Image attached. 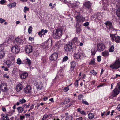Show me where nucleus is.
<instances>
[{
	"instance_id": "nucleus-31",
	"label": "nucleus",
	"mask_w": 120,
	"mask_h": 120,
	"mask_svg": "<svg viewBox=\"0 0 120 120\" xmlns=\"http://www.w3.org/2000/svg\"><path fill=\"white\" fill-rule=\"evenodd\" d=\"M96 52L97 50H96L94 48H92L91 50L92 55H95Z\"/></svg>"
},
{
	"instance_id": "nucleus-19",
	"label": "nucleus",
	"mask_w": 120,
	"mask_h": 120,
	"mask_svg": "<svg viewBox=\"0 0 120 120\" xmlns=\"http://www.w3.org/2000/svg\"><path fill=\"white\" fill-rule=\"evenodd\" d=\"M31 63V61L28 58H26L23 61L22 64H28L29 66H30Z\"/></svg>"
},
{
	"instance_id": "nucleus-45",
	"label": "nucleus",
	"mask_w": 120,
	"mask_h": 120,
	"mask_svg": "<svg viewBox=\"0 0 120 120\" xmlns=\"http://www.w3.org/2000/svg\"><path fill=\"white\" fill-rule=\"evenodd\" d=\"M90 72L94 75H96L97 74L96 72L94 70L90 71Z\"/></svg>"
},
{
	"instance_id": "nucleus-27",
	"label": "nucleus",
	"mask_w": 120,
	"mask_h": 120,
	"mask_svg": "<svg viewBox=\"0 0 120 120\" xmlns=\"http://www.w3.org/2000/svg\"><path fill=\"white\" fill-rule=\"evenodd\" d=\"M70 101V99L69 98H66L65 99L64 102L62 103V104H66L69 103Z\"/></svg>"
},
{
	"instance_id": "nucleus-20",
	"label": "nucleus",
	"mask_w": 120,
	"mask_h": 120,
	"mask_svg": "<svg viewBox=\"0 0 120 120\" xmlns=\"http://www.w3.org/2000/svg\"><path fill=\"white\" fill-rule=\"evenodd\" d=\"M101 55L105 57H106L109 56V51L105 50L102 52Z\"/></svg>"
},
{
	"instance_id": "nucleus-63",
	"label": "nucleus",
	"mask_w": 120,
	"mask_h": 120,
	"mask_svg": "<svg viewBox=\"0 0 120 120\" xmlns=\"http://www.w3.org/2000/svg\"><path fill=\"white\" fill-rule=\"evenodd\" d=\"M34 105V104L31 105V106H30V110H32L33 109Z\"/></svg>"
},
{
	"instance_id": "nucleus-51",
	"label": "nucleus",
	"mask_w": 120,
	"mask_h": 120,
	"mask_svg": "<svg viewBox=\"0 0 120 120\" xmlns=\"http://www.w3.org/2000/svg\"><path fill=\"white\" fill-rule=\"evenodd\" d=\"M78 80H76L74 83V85L76 87H77L78 85Z\"/></svg>"
},
{
	"instance_id": "nucleus-5",
	"label": "nucleus",
	"mask_w": 120,
	"mask_h": 120,
	"mask_svg": "<svg viewBox=\"0 0 120 120\" xmlns=\"http://www.w3.org/2000/svg\"><path fill=\"white\" fill-rule=\"evenodd\" d=\"M110 67L114 69L119 68L120 67V62L119 60H116L114 63L110 65Z\"/></svg>"
},
{
	"instance_id": "nucleus-15",
	"label": "nucleus",
	"mask_w": 120,
	"mask_h": 120,
	"mask_svg": "<svg viewBox=\"0 0 120 120\" xmlns=\"http://www.w3.org/2000/svg\"><path fill=\"white\" fill-rule=\"evenodd\" d=\"M116 7L117 8L116 14L117 16L119 17H120V2L117 3L116 5Z\"/></svg>"
},
{
	"instance_id": "nucleus-55",
	"label": "nucleus",
	"mask_w": 120,
	"mask_h": 120,
	"mask_svg": "<svg viewBox=\"0 0 120 120\" xmlns=\"http://www.w3.org/2000/svg\"><path fill=\"white\" fill-rule=\"evenodd\" d=\"M83 96L82 95H79L78 96V98L79 100H80L82 98H83Z\"/></svg>"
},
{
	"instance_id": "nucleus-29",
	"label": "nucleus",
	"mask_w": 120,
	"mask_h": 120,
	"mask_svg": "<svg viewBox=\"0 0 120 120\" xmlns=\"http://www.w3.org/2000/svg\"><path fill=\"white\" fill-rule=\"evenodd\" d=\"M40 53L39 50H35L34 52L33 55L35 57H37L38 56Z\"/></svg>"
},
{
	"instance_id": "nucleus-24",
	"label": "nucleus",
	"mask_w": 120,
	"mask_h": 120,
	"mask_svg": "<svg viewBox=\"0 0 120 120\" xmlns=\"http://www.w3.org/2000/svg\"><path fill=\"white\" fill-rule=\"evenodd\" d=\"M47 32V30H41L38 33V34L40 37H41Z\"/></svg>"
},
{
	"instance_id": "nucleus-1",
	"label": "nucleus",
	"mask_w": 120,
	"mask_h": 120,
	"mask_svg": "<svg viewBox=\"0 0 120 120\" xmlns=\"http://www.w3.org/2000/svg\"><path fill=\"white\" fill-rule=\"evenodd\" d=\"M73 57L75 60H83L85 59L86 56V54L84 53H82L81 52H78L75 53Z\"/></svg>"
},
{
	"instance_id": "nucleus-8",
	"label": "nucleus",
	"mask_w": 120,
	"mask_h": 120,
	"mask_svg": "<svg viewBox=\"0 0 120 120\" xmlns=\"http://www.w3.org/2000/svg\"><path fill=\"white\" fill-rule=\"evenodd\" d=\"M100 12H97L94 14L92 17V19L94 21L97 22L98 20V17L100 15Z\"/></svg>"
},
{
	"instance_id": "nucleus-64",
	"label": "nucleus",
	"mask_w": 120,
	"mask_h": 120,
	"mask_svg": "<svg viewBox=\"0 0 120 120\" xmlns=\"http://www.w3.org/2000/svg\"><path fill=\"white\" fill-rule=\"evenodd\" d=\"M33 40V38L32 37H29V41H31L32 40Z\"/></svg>"
},
{
	"instance_id": "nucleus-6",
	"label": "nucleus",
	"mask_w": 120,
	"mask_h": 120,
	"mask_svg": "<svg viewBox=\"0 0 120 120\" xmlns=\"http://www.w3.org/2000/svg\"><path fill=\"white\" fill-rule=\"evenodd\" d=\"M107 28L109 30H119L115 29L112 25V23L110 21H107L104 23Z\"/></svg>"
},
{
	"instance_id": "nucleus-32",
	"label": "nucleus",
	"mask_w": 120,
	"mask_h": 120,
	"mask_svg": "<svg viewBox=\"0 0 120 120\" xmlns=\"http://www.w3.org/2000/svg\"><path fill=\"white\" fill-rule=\"evenodd\" d=\"M114 40L116 43H119L120 42V37L117 36L116 37Z\"/></svg>"
},
{
	"instance_id": "nucleus-2",
	"label": "nucleus",
	"mask_w": 120,
	"mask_h": 120,
	"mask_svg": "<svg viewBox=\"0 0 120 120\" xmlns=\"http://www.w3.org/2000/svg\"><path fill=\"white\" fill-rule=\"evenodd\" d=\"M76 18L77 22L78 23H77L76 24V30H81V29H80V26L79 23L81 21H83V20H84L85 18L82 16L79 15L76 16Z\"/></svg>"
},
{
	"instance_id": "nucleus-22",
	"label": "nucleus",
	"mask_w": 120,
	"mask_h": 120,
	"mask_svg": "<svg viewBox=\"0 0 120 120\" xmlns=\"http://www.w3.org/2000/svg\"><path fill=\"white\" fill-rule=\"evenodd\" d=\"M28 74L27 72H25L21 74L20 75V77L22 79L26 78L28 76Z\"/></svg>"
},
{
	"instance_id": "nucleus-33",
	"label": "nucleus",
	"mask_w": 120,
	"mask_h": 120,
	"mask_svg": "<svg viewBox=\"0 0 120 120\" xmlns=\"http://www.w3.org/2000/svg\"><path fill=\"white\" fill-rule=\"evenodd\" d=\"M24 109L21 107H19L17 108V111L18 112L21 113L22 112Z\"/></svg>"
},
{
	"instance_id": "nucleus-16",
	"label": "nucleus",
	"mask_w": 120,
	"mask_h": 120,
	"mask_svg": "<svg viewBox=\"0 0 120 120\" xmlns=\"http://www.w3.org/2000/svg\"><path fill=\"white\" fill-rule=\"evenodd\" d=\"M20 49L17 46H14L11 48V51L13 53H17L19 51Z\"/></svg>"
},
{
	"instance_id": "nucleus-23",
	"label": "nucleus",
	"mask_w": 120,
	"mask_h": 120,
	"mask_svg": "<svg viewBox=\"0 0 120 120\" xmlns=\"http://www.w3.org/2000/svg\"><path fill=\"white\" fill-rule=\"evenodd\" d=\"M4 63H6L7 67L8 68H9L13 64L11 61L9 60H7L6 62H4Z\"/></svg>"
},
{
	"instance_id": "nucleus-50",
	"label": "nucleus",
	"mask_w": 120,
	"mask_h": 120,
	"mask_svg": "<svg viewBox=\"0 0 120 120\" xmlns=\"http://www.w3.org/2000/svg\"><path fill=\"white\" fill-rule=\"evenodd\" d=\"M25 118V116L24 115H21L20 116V120H23Z\"/></svg>"
},
{
	"instance_id": "nucleus-38",
	"label": "nucleus",
	"mask_w": 120,
	"mask_h": 120,
	"mask_svg": "<svg viewBox=\"0 0 120 120\" xmlns=\"http://www.w3.org/2000/svg\"><path fill=\"white\" fill-rule=\"evenodd\" d=\"M88 116L89 118L91 119L94 118V115L93 114L91 113L89 114Z\"/></svg>"
},
{
	"instance_id": "nucleus-59",
	"label": "nucleus",
	"mask_w": 120,
	"mask_h": 120,
	"mask_svg": "<svg viewBox=\"0 0 120 120\" xmlns=\"http://www.w3.org/2000/svg\"><path fill=\"white\" fill-rule=\"evenodd\" d=\"M47 116L48 118L50 119L52 117V115L51 114H49L48 115H47Z\"/></svg>"
},
{
	"instance_id": "nucleus-53",
	"label": "nucleus",
	"mask_w": 120,
	"mask_h": 120,
	"mask_svg": "<svg viewBox=\"0 0 120 120\" xmlns=\"http://www.w3.org/2000/svg\"><path fill=\"white\" fill-rule=\"evenodd\" d=\"M60 45V44L59 42H57L55 44V47L56 48V47H57L56 48H58L59 47Z\"/></svg>"
},
{
	"instance_id": "nucleus-61",
	"label": "nucleus",
	"mask_w": 120,
	"mask_h": 120,
	"mask_svg": "<svg viewBox=\"0 0 120 120\" xmlns=\"http://www.w3.org/2000/svg\"><path fill=\"white\" fill-rule=\"evenodd\" d=\"M4 78H6L7 79H8L9 78V76L8 75H7V74H4Z\"/></svg>"
},
{
	"instance_id": "nucleus-62",
	"label": "nucleus",
	"mask_w": 120,
	"mask_h": 120,
	"mask_svg": "<svg viewBox=\"0 0 120 120\" xmlns=\"http://www.w3.org/2000/svg\"><path fill=\"white\" fill-rule=\"evenodd\" d=\"M83 118L82 117H79L76 120H83Z\"/></svg>"
},
{
	"instance_id": "nucleus-52",
	"label": "nucleus",
	"mask_w": 120,
	"mask_h": 120,
	"mask_svg": "<svg viewBox=\"0 0 120 120\" xmlns=\"http://www.w3.org/2000/svg\"><path fill=\"white\" fill-rule=\"evenodd\" d=\"M4 45L1 44L0 45V50H2L4 49Z\"/></svg>"
},
{
	"instance_id": "nucleus-58",
	"label": "nucleus",
	"mask_w": 120,
	"mask_h": 120,
	"mask_svg": "<svg viewBox=\"0 0 120 120\" xmlns=\"http://www.w3.org/2000/svg\"><path fill=\"white\" fill-rule=\"evenodd\" d=\"M5 21V20L4 19H3L2 18H0V22L1 24H2Z\"/></svg>"
},
{
	"instance_id": "nucleus-42",
	"label": "nucleus",
	"mask_w": 120,
	"mask_h": 120,
	"mask_svg": "<svg viewBox=\"0 0 120 120\" xmlns=\"http://www.w3.org/2000/svg\"><path fill=\"white\" fill-rule=\"evenodd\" d=\"M110 36L111 38L113 40H114L116 37V35L114 34H110Z\"/></svg>"
},
{
	"instance_id": "nucleus-7",
	"label": "nucleus",
	"mask_w": 120,
	"mask_h": 120,
	"mask_svg": "<svg viewBox=\"0 0 120 120\" xmlns=\"http://www.w3.org/2000/svg\"><path fill=\"white\" fill-rule=\"evenodd\" d=\"M97 50L99 52H101L103 51L105 49V46L103 43L98 44L97 45Z\"/></svg>"
},
{
	"instance_id": "nucleus-14",
	"label": "nucleus",
	"mask_w": 120,
	"mask_h": 120,
	"mask_svg": "<svg viewBox=\"0 0 120 120\" xmlns=\"http://www.w3.org/2000/svg\"><path fill=\"white\" fill-rule=\"evenodd\" d=\"M92 4L89 1L85 2L83 4V6L88 9H90L91 8Z\"/></svg>"
},
{
	"instance_id": "nucleus-12",
	"label": "nucleus",
	"mask_w": 120,
	"mask_h": 120,
	"mask_svg": "<svg viewBox=\"0 0 120 120\" xmlns=\"http://www.w3.org/2000/svg\"><path fill=\"white\" fill-rule=\"evenodd\" d=\"M25 51L27 53H29L32 51V47L30 45H27L25 48Z\"/></svg>"
},
{
	"instance_id": "nucleus-26",
	"label": "nucleus",
	"mask_w": 120,
	"mask_h": 120,
	"mask_svg": "<svg viewBox=\"0 0 120 120\" xmlns=\"http://www.w3.org/2000/svg\"><path fill=\"white\" fill-rule=\"evenodd\" d=\"M5 54V52L4 51L2 50L0 51V60L4 57Z\"/></svg>"
},
{
	"instance_id": "nucleus-60",
	"label": "nucleus",
	"mask_w": 120,
	"mask_h": 120,
	"mask_svg": "<svg viewBox=\"0 0 120 120\" xmlns=\"http://www.w3.org/2000/svg\"><path fill=\"white\" fill-rule=\"evenodd\" d=\"M6 1L4 0H1L0 3L1 4H3L4 3H6Z\"/></svg>"
},
{
	"instance_id": "nucleus-49",
	"label": "nucleus",
	"mask_w": 120,
	"mask_h": 120,
	"mask_svg": "<svg viewBox=\"0 0 120 120\" xmlns=\"http://www.w3.org/2000/svg\"><path fill=\"white\" fill-rule=\"evenodd\" d=\"M68 57L67 56H65L63 58V61H66L68 59Z\"/></svg>"
},
{
	"instance_id": "nucleus-4",
	"label": "nucleus",
	"mask_w": 120,
	"mask_h": 120,
	"mask_svg": "<svg viewBox=\"0 0 120 120\" xmlns=\"http://www.w3.org/2000/svg\"><path fill=\"white\" fill-rule=\"evenodd\" d=\"M52 32L53 33V35L54 38L56 39L59 38L62 35V30H53Z\"/></svg>"
},
{
	"instance_id": "nucleus-11",
	"label": "nucleus",
	"mask_w": 120,
	"mask_h": 120,
	"mask_svg": "<svg viewBox=\"0 0 120 120\" xmlns=\"http://www.w3.org/2000/svg\"><path fill=\"white\" fill-rule=\"evenodd\" d=\"M23 82H21L17 85L15 87V90L17 92H19L23 88Z\"/></svg>"
},
{
	"instance_id": "nucleus-35",
	"label": "nucleus",
	"mask_w": 120,
	"mask_h": 120,
	"mask_svg": "<svg viewBox=\"0 0 120 120\" xmlns=\"http://www.w3.org/2000/svg\"><path fill=\"white\" fill-rule=\"evenodd\" d=\"M50 40L51 41V43L52 44V40L50 38H49L45 42V43H46V44L47 45L46 46V48H47L48 47L47 45H48V43L49 42H50Z\"/></svg>"
},
{
	"instance_id": "nucleus-47",
	"label": "nucleus",
	"mask_w": 120,
	"mask_h": 120,
	"mask_svg": "<svg viewBox=\"0 0 120 120\" xmlns=\"http://www.w3.org/2000/svg\"><path fill=\"white\" fill-rule=\"evenodd\" d=\"M47 118H48L47 115L45 114L43 116L41 120H45Z\"/></svg>"
},
{
	"instance_id": "nucleus-17",
	"label": "nucleus",
	"mask_w": 120,
	"mask_h": 120,
	"mask_svg": "<svg viewBox=\"0 0 120 120\" xmlns=\"http://www.w3.org/2000/svg\"><path fill=\"white\" fill-rule=\"evenodd\" d=\"M0 88L2 91L4 92L7 91V86L5 85V84L1 83L0 86Z\"/></svg>"
},
{
	"instance_id": "nucleus-40",
	"label": "nucleus",
	"mask_w": 120,
	"mask_h": 120,
	"mask_svg": "<svg viewBox=\"0 0 120 120\" xmlns=\"http://www.w3.org/2000/svg\"><path fill=\"white\" fill-rule=\"evenodd\" d=\"M16 63L18 64L19 65L22 64V61L20 58H18L17 59Z\"/></svg>"
},
{
	"instance_id": "nucleus-48",
	"label": "nucleus",
	"mask_w": 120,
	"mask_h": 120,
	"mask_svg": "<svg viewBox=\"0 0 120 120\" xmlns=\"http://www.w3.org/2000/svg\"><path fill=\"white\" fill-rule=\"evenodd\" d=\"M97 61L98 62H100L101 60V56H98L97 58Z\"/></svg>"
},
{
	"instance_id": "nucleus-28",
	"label": "nucleus",
	"mask_w": 120,
	"mask_h": 120,
	"mask_svg": "<svg viewBox=\"0 0 120 120\" xmlns=\"http://www.w3.org/2000/svg\"><path fill=\"white\" fill-rule=\"evenodd\" d=\"M114 47L113 45H111L109 47V50L110 52H112L114 51Z\"/></svg>"
},
{
	"instance_id": "nucleus-43",
	"label": "nucleus",
	"mask_w": 120,
	"mask_h": 120,
	"mask_svg": "<svg viewBox=\"0 0 120 120\" xmlns=\"http://www.w3.org/2000/svg\"><path fill=\"white\" fill-rule=\"evenodd\" d=\"M82 103L83 104L87 105H89L88 103L86 100H85L82 99Z\"/></svg>"
},
{
	"instance_id": "nucleus-36",
	"label": "nucleus",
	"mask_w": 120,
	"mask_h": 120,
	"mask_svg": "<svg viewBox=\"0 0 120 120\" xmlns=\"http://www.w3.org/2000/svg\"><path fill=\"white\" fill-rule=\"evenodd\" d=\"M63 69L61 68L59 71L58 73L60 75V76H63L64 75V74L63 72Z\"/></svg>"
},
{
	"instance_id": "nucleus-25",
	"label": "nucleus",
	"mask_w": 120,
	"mask_h": 120,
	"mask_svg": "<svg viewBox=\"0 0 120 120\" xmlns=\"http://www.w3.org/2000/svg\"><path fill=\"white\" fill-rule=\"evenodd\" d=\"M81 109L79 108H78L77 109V111L78 112H79L81 114L85 115H86V112L83 110L81 111Z\"/></svg>"
},
{
	"instance_id": "nucleus-9",
	"label": "nucleus",
	"mask_w": 120,
	"mask_h": 120,
	"mask_svg": "<svg viewBox=\"0 0 120 120\" xmlns=\"http://www.w3.org/2000/svg\"><path fill=\"white\" fill-rule=\"evenodd\" d=\"M72 43L70 42L68 44H67L65 45L64 47V48L66 51H70L72 49Z\"/></svg>"
},
{
	"instance_id": "nucleus-18",
	"label": "nucleus",
	"mask_w": 120,
	"mask_h": 120,
	"mask_svg": "<svg viewBox=\"0 0 120 120\" xmlns=\"http://www.w3.org/2000/svg\"><path fill=\"white\" fill-rule=\"evenodd\" d=\"M23 41L20 38H16L15 41L14 43L15 45H19L22 44L23 43Z\"/></svg>"
},
{
	"instance_id": "nucleus-10",
	"label": "nucleus",
	"mask_w": 120,
	"mask_h": 120,
	"mask_svg": "<svg viewBox=\"0 0 120 120\" xmlns=\"http://www.w3.org/2000/svg\"><path fill=\"white\" fill-rule=\"evenodd\" d=\"M58 53L54 52L49 57V59L52 61H55L56 60L58 57Z\"/></svg>"
},
{
	"instance_id": "nucleus-30",
	"label": "nucleus",
	"mask_w": 120,
	"mask_h": 120,
	"mask_svg": "<svg viewBox=\"0 0 120 120\" xmlns=\"http://www.w3.org/2000/svg\"><path fill=\"white\" fill-rule=\"evenodd\" d=\"M95 59H92L89 63V65H95Z\"/></svg>"
},
{
	"instance_id": "nucleus-39",
	"label": "nucleus",
	"mask_w": 120,
	"mask_h": 120,
	"mask_svg": "<svg viewBox=\"0 0 120 120\" xmlns=\"http://www.w3.org/2000/svg\"><path fill=\"white\" fill-rule=\"evenodd\" d=\"M72 117L70 116H66L65 120H71L72 119Z\"/></svg>"
},
{
	"instance_id": "nucleus-46",
	"label": "nucleus",
	"mask_w": 120,
	"mask_h": 120,
	"mask_svg": "<svg viewBox=\"0 0 120 120\" xmlns=\"http://www.w3.org/2000/svg\"><path fill=\"white\" fill-rule=\"evenodd\" d=\"M14 39V36L13 35L12 36H11L8 39V41H11Z\"/></svg>"
},
{
	"instance_id": "nucleus-41",
	"label": "nucleus",
	"mask_w": 120,
	"mask_h": 120,
	"mask_svg": "<svg viewBox=\"0 0 120 120\" xmlns=\"http://www.w3.org/2000/svg\"><path fill=\"white\" fill-rule=\"evenodd\" d=\"M2 120H9L8 117L6 116H3Z\"/></svg>"
},
{
	"instance_id": "nucleus-13",
	"label": "nucleus",
	"mask_w": 120,
	"mask_h": 120,
	"mask_svg": "<svg viewBox=\"0 0 120 120\" xmlns=\"http://www.w3.org/2000/svg\"><path fill=\"white\" fill-rule=\"evenodd\" d=\"M31 91V86L27 85L24 89V91L26 93H30Z\"/></svg>"
},
{
	"instance_id": "nucleus-37",
	"label": "nucleus",
	"mask_w": 120,
	"mask_h": 120,
	"mask_svg": "<svg viewBox=\"0 0 120 120\" xmlns=\"http://www.w3.org/2000/svg\"><path fill=\"white\" fill-rule=\"evenodd\" d=\"M19 101L20 104H23L25 103L26 102V100L24 98H22L19 100Z\"/></svg>"
},
{
	"instance_id": "nucleus-34",
	"label": "nucleus",
	"mask_w": 120,
	"mask_h": 120,
	"mask_svg": "<svg viewBox=\"0 0 120 120\" xmlns=\"http://www.w3.org/2000/svg\"><path fill=\"white\" fill-rule=\"evenodd\" d=\"M16 5V4L15 2H14L12 4H9L8 6V7H10L11 8L15 7Z\"/></svg>"
},
{
	"instance_id": "nucleus-3",
	"label": "nucleus",
	"mask_w": 120,
	"mask_h": 120,
	"mask_svg": "<svg viewBox=\"0 0 120 120\" xmlns=\"http://www.w3.org/2000/svg\"><path fill=\"white\" fill-rule=\"evenodd\" d=\"M118 88L120 90V82L118 84L117 87L113 90V93L110 96V98L115 97L119 94L120 91Z\"/></svg>"
},
{
	"instance_id": "nucleus-44",
	"label": "nucleus",
	"mask_w": 120,
	"mask_h": 120,
	"mask_svg": "<svg viewBox=\"0 0 120 120\" xmlns=\"http://www.w3.org/2000/svg\"><path fill=\"white\" fill-rule=\"evenodd\" d=\"M29 8L25 6L24 7V12L25 13H26L27 11H29Z\"/></svg>"
},
{
	"instance_id": "nucleus-56",
	"label": "nucleus",
	"mask_w": 120,
	"mask_h": 120,
	"mask_svg": "<svg viewBox=\"0 0 120 120\" xmlns=\"http://www.w3.org/2000/svg\"><path fill=\"white\" fill-rule=\"evenodd\" d=\"M89 24V22H86L84 23L83 24V25L85 26H88Z\"/></svg>"
},
{
	"instance_id": "nucleus-21",
	"label": "nucleus",
	"mask_w": 120,
	"mask_h": 120,
	"mask_svg": "<svg viewBox=\"0 0 120 120\" xmlns=\"http://www.w3.org/2000/svg\"><path fill=\"white\" fill-rule=\"evenodd\" d=\"M76 66V63L75 62L73 61L71 63V69L70 70L72 71L74 70V68Z\"/></svg>"
},
{
	"instance_id": "nucleus-54",
	"label": "nucleus",
	"mask_w": 120,
	"mask_h": 120,
	"mask_svg": "<svg viewBox=\"0 0 120 120\" xmlns=\"http://www.w3.org/2000/svg\"><path fill=\"white\" fill-rule=\"evenodd\" d=\"M77 37L75 38L72 40V41L74 43H75L77 41Z\"/></svg>"
},
{
	"instance_id": "nucleus-57",
	"label": "nucleus",
	"mask_w": 120,
	"mask_h": 120,
	"mask_svg": "<svg viewBox=\"0 0 120 120\" xmlns=\"http://www.w3.org/2000/svg\"><path fill=\"white\" fill-rule=\"evenodd\" d=\"M69 90V88L68 87H67L64 88V92H67L68 91V90Z\"/></svg>"
}]
</instances>
